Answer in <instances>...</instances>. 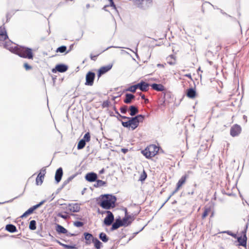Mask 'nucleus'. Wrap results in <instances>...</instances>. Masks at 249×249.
Wrapping results in <instances>:
<instances>
[{"label":"nucleus","mask_w":249,"mask_h":249,"mask_svg":"<svg viewBox=\"0 0 249 249\" xmlns=\"http://www.w3.org/2000/svg\"><path fill=\"white\" fill-rule=\"evenodd\" d=\"M115 112L117 114L118 120L121 122L122 125L132 130L136 129L140 122H142L144 119V116L142 115H138L134 117H128L121 115L116 110Z\"/></svg>","instance_id":"nucleus-1"},{"label":"nucleus","mask_w":249,"mask_h":249,"mask_svg":"<svg viewBox=\"0 0 249 249\" xmlns=\"http://www.w3.org/2000/svg\"><path fill=\"white\" fill-rule=\"evenodd\" d=\"M6 46L10 49V51L18 54L21 57L28 59H33V58L32 50L30 48L21 46L8 47L7 44Z\"/></svg>","instance_id":"nucleus-2"},{"label":"nucleus","mask_w":249,"mask_h":249,"mask_svg":"<svg viewBox=\"0 0 249 249\" xmlns=\"http://www.w3.org/2000/svg\"><path fill=\"white\" fill-rule=\"evenodd\" d=\"M159 147L156 145L151 144L148 146L144 150L142 151V153L147 159L154 157L157 154Z\"/></svg>","instance_id":"nucleus-3"},{"label":"nucleus","mask_w":249,"mask_h":249,"mask_svg":"<svg viewBox=\"0 0 249 249\" xmlns=\"http://www.w3.org/2000/svg\"><path fill=\"white\" fill-rule=\"evenodd\" d=\"M116 196L110 194L101 195L96 199L97 202H116Z\"/></svg>","instance_id":"nucleus-4"},{"label":"nucleus","mask_w":249,"mask_h":249,"mask_svg":"<svg viewBox=\"0 0 249 249\" xmlns=\"http://www.w3.org/2000/svg\"><path fill=\"white\" fill-rule=\"evenodd\" d=\"M80 209V208L78 203H69L65 213L66 214H69L71 213L78 212Z\"/></svg>","instance_id":"nucleus-5"},{"label":"nucleus","mask_w":249,"mask_h":249,"mask_svg":"<svg viewBox=\"0 0 249 249\" xmlns=\"http://www.w3.org/2000/svg\"><path fill=\"white\" fill-rule=\"evenodd\" d=\"M107 216L105 218L104 222L106 226H110L114 220V215L110 211H107Z\"/></svg>","instance_id":"nucleus-6"},{"label":"nucleus","mask_w":249,"mask_h":249,"mask_svg":"<svg viewBox=\"0 0 249 249\" xmlns=\"http://www.w3.org/2000/svg\"><path fill=\"white\" fill-rule=\"evenodd\" d=\"M95 78V73L93 72H89L86 75V85L92 86Z\"/></svg>","instance_id":"nucleus-7"},{"label":"nucleus","mask_w":249,"mask_h":249,"mask_svg":"<svg viewBox=\"0 0 249 249\" xmlns=\"http://www.w3.org/2000/svg\"><path fill=\"white\" fill-rule=\"evenodd\" d=\"M241 131V127L238 124H235L231 128L230 134L232 137H235L240 133Z\"/></svg>","instance_id":"nucleus-8"},{"label":"nucleus","mask_w":249,"mask_h":249,"mask_svg":"<svg viewBox=\"0 0 249 249\" xmlns=\"http://www.w3.org/2000/svg\"><path fill=\"white\" fill-rule=\"evenodd\" d=\"M42 204L43 203H38L37 204L30 208L21 216V217H26L28 215L32 214L36 209L40 207Z\"/></svg>","instance_id":"nucleus-9"},{"label":"nucleus","mask_w":249,"mask_h":249,"mask_svg":"<svg viewBox=\"0 0 249 249\" xmlns=\"http://www.w3.org/2000/svg\"><path fill=\"white\" fill-rule=\"evenodd\" d=\"M68 67L67 65L64 64L57 65L55 69H53L52 72H55L58 71L60 72H64L67 71Z\"/></svg>","instance_id":"nucleus-10"},{"label":"nucleus","mask_w":249,"mask_h":249,"mask_svg":"<svg viewBox=\"0 0 249 249\" xmlns=\"http://www.w3.org/2000/svg\"><path fill=\"white\" fill-rule=\"evenodd\" d=\"M85 178L88 181L93 182L97 179V175L94 173H89L86 175Z\"/></svg>","instance_id":"nucleus-11"},{"label":"nucleus","mask_w":249,"mask_h":249,"mask_svg":"<svg viewBox=\"0 0 249 249\" xmlns=\"http://www.w3.org/2000/svg\"><path fill=\"white\" fill-rule=\"evenodd\" d=\"M112 67V64H109L106 66L102 67L98 71V76H100L101 75L107 72L111 69Z\"/></svg>","instance_id":"nucleus-12"},{"label":"nucleus","mask_w":249,"mask_h":249,"mask_svg":"<svg viewBox=\"0 0 249 249\" xmlns=\"http://www.w3.org/2000/svg\"><path fill=\"white\" fill-rule=\"evenodd\" d=\"M63 175V170L62 168L60 167L55 172V180L57 183H58L60 181Z\"/></svg>","instance_id":"nucleus-13"},{"label":"nucleus","mask_w":249,"mask_h":249,"mask_svg":"<svg viewBox=\"0 0 249 249\" xmlns=\"http://www.w3.org/2000/svg\"><path fill=\"white\" fill-rule=\"evenodd\" d=\"M187 178L188 176L187 175H185L180 178L177 184V188L176 191L178 190L185 183Z\"/></svg>","instance_id":"nucleus-14"},{"label":"nucleus","mask_w":249,"mask_h":249,"mask_svg":"<svg viewBox=\"0 0 249 249\" xmlns=\"http://www.w3.org/2000/svg\"><path fill=\"white\" fill-rule=\"evenodd\" d=\"M152 0H143L140 8L145 9L152 5Z\"/></svg>","instance_id":"nucleus-15"},{"label":"nucleus","mask_w":249,"mask_h":249,"mask_svg":"<svg viewBox=\"0 0 249 249\" xmlns=\"http://www.w3.org/2000/svg\"><path fill=\"white\" fill-rule=\"evenodd\" d=\"M243 236L238 237L237 240L239 244L242 246H246L247 244V237L246 231H243Z\"/></svg>","instance_id":"nucleus-16"},{"label":"nucleus","mask_w":249,"mask_h":249,"mask_svg":"<svg viewBox=\"0 0 249 249\" xmlns=\"http://www.w3.org/2000/svg\"><path fill=\"white\" fill-rule=\"evenodd\" d=\"M84 235L85 237V239L86 240L87 244H90L91 243V242H93V239H95L93 235L89 233L85 232L84 233Z\"/></svg>","instance_id":"nucleus-17"},{"label":"nucleus","mask_w":249,"mask_h":249,"mask_svg":"<svg viewBox=\"0 0 249 249\" xmlns=\"http://www.w3.org/2000/svg\"><path fill=\"white\" fill-rule=\"evenodd\" d=\"M122 221L121 219H117L115 220V222L112 224L111 228L112 231L116 230L119 227L123 226Z\"/></svg>","instance_id":"nucleus-18"},{"label":"nucleus","mask_w":249,"mask_h":249,"mask_svg":"<svg viewBox=\"0 0 249 249\" xmlns=\"http://www.w3.org/2000/svg\"><path fill=\"white\" fill-rule=\"evenodd\" d=\"M8 38L6 31L4 27L0 28V40H4Z\"/></svg>","instance_id":"nucleus-19"},{"label":"nucleus","mask_w":249,"mask_h":249,"mask_svg":"<svg viewBox=\"0 0 249 249\" xmlns=\"http://www.w3.org/2000/svg\"><path fill=\"white\" fill-rule=\"evenodd\" d=\"M152 89L156 91H162L164 90V86L161 84H153L151 85Z\"/></svg>","instance_id":"nucleus-20"},{"label":"nucleus","mask_w":249,"mask_h":249,"mask_svg":"<svg viewBox=\"0 0 249 249\" xmlns=\"http://www.w3.org/2000/svg\"><path fill=\"white\" fill-rule=\"evenodd\" d=\"M167 62L170 65H175L176 63V57L174 55L171 54L167 57Z\"/></svg>","instance_id":"nucleus-21"},{"label":"nucleus","mask_w":249,"mask_h":249,"mask_svg":"<svg viewBox=\"0 0 249 249\" xmlns=\"http://www.w3.org/2000/svg\"><path fill=\"white\" fill-rule=\"evenodd\" d=\"M125 98L124 101L125 104H130L132 102V100L135 98V96L132 94L126 93L125 94Z\"/></svg>","instance_id":"nucleus-22"},{"label":"nucleus","mask_w":249,"mask_h":249,"mask_svg":"<svg viewBox=\"0 0 249 249\" xmlns=\"http://www.w3.org/2000/svg\"><path fill=\"white\" fill-rule=\"evenodd\" d=\"M57 242L61 246H62L65 249H77L76 245L74 244H71V245H66L62 243L61 242L59 241H57Z\"/></svg>","instance_id":"nucleus-23"},{"label":"nucleus","mask_w":249,"mask_h":249,"mask_svg":"<svg viewBox=\"0 0 249 249\" xmlns=\"http://www.w3.org/2000/svg\"><path fill=\"white\" fill-rule=\"evenodd\" d=\"M131 218L130 216H125L122 220V224L124 226H128L131 223Z\"/></svg>","instance_id":"nucleus-24"},{"label":"nucleus","mask_w":249,"mask_h":249,"mask_svg":"<svg viewBox=\"0 0 249 249\" xmlns=\"http://www.w3.org/2000/svg\"><path fill=\"white\" fill-rule=\"evenodd\" d=\"M187 95L190 98H194L196 97V92L194 89L192 88L189 89L187 90Z\"/></svg>","instance_id":"nucleus-25"},{"label":"nucleus","mask_w":249,"mask_h":249,"mask_svg":"<svg viewBox=\"0 0 249 249\" xmlns=\"http://www.w3.org/2000/svg\"><path fill=\"white\" fill-rule=\"evenodd\" d=\"M5 229L10 232H15L17 231L16 227L12 224L7 225Z\"/></svg>","instance_id":"nucleus-26"},{"label":"nucleus","mask_w":249,"mask_h":249,"mask_svg":"<svg viewBox=\"0 0 249 249\" xmlns=\"http://www.w3.org/2000/svg\"><path fill=\"white\" fill-rule=\"evenodd\" d=\"M129 110H130V115L132 116H135L139 112V110H138V108L134 106H130L129 107Z\"/></svg>","instance_id":"nucleus-27"},{"label":"nucleus","mask_w":249,"mask_h":249,"mask_svg":"<svg viewBox=\"0 0 249 249\" xmlns=\"http://www.w3.org/2000/svg\"><path fill=\"white\" fill-rule=\"evenodd\" d=\"M149 84L144 82H141L140 90L142 91H146L148 90Z\"/></svg>","instance_id":"nucleus-28"},{"label":"nucleus","mask_w":249,"mask_h":249,"mask_svg":"<svg viewBox=\"0 0 249 249\" xmlns=\"http://www.w3.org/2000/svg\"><path fill=\"white\" fill-rule=\"evenodd\" d=\"M100 206L104 209H109L115 206V203H100Z\"/></svg>","instance_id":"nucleus-29"},{"label":"nucleus","mask_w":249,"mask_h":249,"mask_svg":"<svg viewBox=\"0 0 249 249\" xmlns=\"http://www.w3.org/2000/svg\"><path fill=\"white\" fill-rule=\"evenodd\" d=\"M92 242L96 249H101L102 244L97 238H95Z\"/></svg>","instance_id":"nucleus-30"},{"label":"nucleus","mask_w":249,"mask_h":249,"mask_svg":"<svg viewBox=\"0 0 249 249\" xmlns=\"http://www.w3.org/2000/svg\"><path fill=\"white\" fill-rule=\"evenodd\" d=\"M212 212V208L209 207H205L204 209V212L202 215V219H204L208 215Z\"/></svg>","instance_id":"nucleus-31"},{"label":"nucleus","mask_w":249,"mask_h":249,"mask_svg":"<svg viewBox=\"0 0 249 249\" xmlns=\"http://www.w3.org/2000/svg\"><path fill=\"white\" fill-rule=\"evenodd\" d=\"M56 230L59 233H66L67 232V230L60 225H57Z\"/></svg>","instance_id":"nucleus-32"},{"label":"nucleus","mask_w":249,"mask_h":249,"mask_svg":"<svg viewBox=\"0 0 249 249\" xmlns=\"http://www.w3.org/2000/svg\"><path fill=\"white\" fill-rule=\"evenodd\" d=\"M44 176L38 175V176L36 178V184L37 185H40L42 184L43 179H44Z\"/></svg>","instance_id":"nucleus-33"},{"label":"nucleus","mask_w":249,"mask_h":249,"mask_svg":"<svg viewBox=\"0 0 249 249\" xmlns=\"http://www.w3.org/2000/svg\"><path fill=\"white\" fill-rule=\"evenodd\" d=\"M100 239L104 242H107L108 240V238L107 237L106 233L101 232L99 235Z\"/></svg>","instance_id":"nucleus-34"},{"label":"nucleus","mask_w":249,"mask_h":249,"mask_svg":"<svg viewBox=\"0 0 249 249\" xmlns=\"http://www.w3.org/2000/svg\"><path fill=\"white\" fill-rule=\"evenodd\" d=\"M85 145L86 142L85 141L81 140L78 143L77 149L78 150L82 149L85 146Z\"/></svg>","instance_id":"nucleus-35"},{"label":"nucleus","mask_w":249,"mask_h":249,"mask_svg":"<svg viewBox=\"0 0 249 249\" xmlns=\"http://www.w3.org/2000/svg\"><path fill=\"white\" fill-rule=\"evenodd\" d=\"M106 184V182L101 180H97L96 182L94 184V186L95 187H99L103 186Z\"/></svg>","instance_id":"nucleus-36"},{"label":"nucleus","mask_w":249,"mask_h":249,"mask_svg":"<svg viewBox=\"0 0 249 249\" xmlns=\"http://www.w3.org/2000/svg\"><path fill=\"white\" fill-rule=\"evenodd\" d=\"M29 229L31 230L36 229V221L34 220H31L29 224Z\"/></svg>","instance_id":"nucleus-37"},{"label":"nucleus","mask_w":249,"mask_h":249,"mask_svg":"<svg viewBox=\"0 0 249 249\" xmlns=\"http://www.w3.org/2000/svg\"><path fill=\"white\" fill-rule=\"evenodd\" d=\"M82 140L85 141V142H89L90 140V136L89 133L87 132L86 133Z\"/></svg>","instance_id":"nucleus-38"},{"label":"nucleus","mask_w":249,"mask_h":249,"mask_svg":"<svg viewBox=\"0 0 249 249\" xmlns=\"http://www.w3.org/2000/svg\"><path fill=\"white\" fill-rule=\"evenodd\" d=\"M147 177V174L145 172L144 170L143 171L142 173L140 176V177L139 178V180L141 181H144Z\"/></svg>","instance_id":"nucleus-39"},{"label":"nucleus","mask_w":249,"mask_h":249,"mask_svg":"<svg viewBox=\"0 0 249 249\" xmlns=\"http://www.w3.org/2000/svg\"><path fill=\"white\" fill-rule=\"evenodd\" d=\"M67 47L65 46H62L58 47L56 50V52L64 53L66 51Z\"/></svg>","instance_id":"nucleus-40"},{"label":"nucleus","mask_w":249,"mask_h":249,"mask_svg":"<svg viewBox=\"0 0 249 249\" xmlns=\"http://www.w3.org/2000/svg\"><path fill=\"white\" fill-rule=\"evenodd\" d=\"M8 45V47H14V46H17L18 45H16L15 44H13L12 42H11L10 41L8 42H6L4 44V47L6 48L7 49L9 50L10 51V49L8 48L6 46V45Z\"/></svg>","instance_id":"nucleus-41"},{"label":"nucleus","mask_w":249,"mask_h":249,"mask_svg":"<svg viewBox=\"0 0 249 249\" xmlns=\"http://www.w3.org/2000/svg\"><path fill=\"white\" fill-rule=\"evenodd\" d=\"M120 111L122 113L125 114L127 111V107L126 106H124L120 108Z\"/></svg>","instance_id":"nucleus-42"},{"label":"nucleus","mask_w":249,"mask_h":249,"mask_svg":"<svg viewBox=\"0 0 249 249\" xmlns=\"http://www.w3.org/2000/svg\"><path fill=\"white\" fill-rule=\"evenodd\" d=\"M213 6L212 4H211L210 2H204L202 5V7H201V10H202V12L204 13V7L205 6Z\"/></svg>","instance_id":"nucleus-43"},{"label":"nucleus","mask_w":249,"mask_h":249,"mask_svg":"<svg viewBox=\"0 0 249 249\" xmlns=\"http://www.w3.org/2000/svg\"><path fill=\"white\" fill-rule=\"evenodd\" d=\"M136 88L134 86H131L126 89V91H129L132 92H135L136 91Z\"/></svg>","instance_id":"nucleus-44"},{"label":"nucleus","mask_w":249,"mask_h":249,"mask_svg":"<svg viewBox=\"0 0 249 249\" xmlns=\"http://www.w3.org/2000/svg\"><path fill=\"white\" fill-rule=\"evenodd\" d=\"M57 216L58 217H60L64 219H67L68 217V216L67 214H63L62 213H58L57 214Z\"/></svg>","instance_id":"nucleus-45"},{"label":"nucleus","mask_w":249,"mask_h":249,"mask_svg":"<svg viewBox=\"0 0 249 249\" xmlns=\"http://www.w3.org/2000/svg\"><path fill=\"white\" fill-rule=\"evenodd\" d=\"M74 225L77 227H80L83 226V223L80 221H76L74 222Z\"/></svg>","instance_id":"nucleus-46"},{"label":"nucleus","mask_w":249,"mask_h":249,"mask_svg":"<svg viewBox=\"0 0 249 249\" xmlns=\"http://www.w3.org/2000/svg\"><path fill=\"white\" fill-rule=\"evenodd\" d=\"M46 169L45 167H43L42 168L41 170H40V173H39V175H42L43 176H44L45 174H46Z\"/></svg>","instance_id":"nucleus-47"},{"label":"nucleus","mask_w":249,"mask_h":249,"mask_svg":"<svg viewBox=\"0 0 249 249\" xmlns=\"http://www.w3.org/2000/svg\"><path fill=\"white\" fill-rule=\"evenodd\" d=\"M24 67L27 71H29L32 69V67L26 63L24 64Z\"/></svg>","instance_id":"nucleus-48"},{"label":"nucleus","mask_w":249,"mask_h":249,"mask_svg":"<svg viewBox=\"0 0 249 249\" xmlns=\"http://www.w3.org/2000/svg\"><path fill=\"white\" fill-rule=\"evenodd\" d=\"M53 195H52L50 198H47L45 200L41 201L40 202L43 203V202H46L47 201H51L52 200H53V199L54 198V197H53Z\"/></svg>","instance_id":"nucleus-49"},{"label":"nucleus","mask_w":249,"mask_h":249,"mask_svg":"<svg viewBox=\"0 0 249 249\" xmlns=\"http://www.w3.org/2000/svg\"><path fill=\"white\" fill-rule=\"evenodd\" d=\"M110 4L108 6H110L111 7H113L114 9H116V7L115 6V5L113 1V0H109Z\"/></svg>","instance_id":"nucleus-50"},{"label":"nucleus","mask_w":249,"mask_h":249,"mask_svg":"<svg viewBox=\"0 0 249 249\" xmlns=\"http://www.w3.org/2000/svg\"><path fill=\"white\" fill-rule=\"evenodd\" d=\"M61 205L62 206L61 207V210L62 211H63V212L65 213V211H66V208L67 207L68 205H66V206H64V205H63V204H61Z\"/></svg>","instance_id":"nucleus-51"},{"label":"nucleus","mask_w":249,"mask_h":249,"mask_svg":"<svg viewBox=\"0 0 249 249\" xmlns=\"http://www.w3.org/2000/svg\"><path fill=\"white\" fill-rule=\"evenodd\" d=\"M133 86H134V87L136 88V89H140L141 86V82Z\"/></svg>","instance_id":"nucleus-52"},{"label":"nucleus","mask_w":249,"mask_h":249,"mask_svg":"<svg viewBox=\"0 0 249 249\" xmlns=\"http://www.w3.org/2000/svg\"><path fill=\"white\" fill-rule=\"evenodd\" d=\"M140 96H141V98H142V99H143V100H145V103H146L147 102H148V99H146V98H145V96H144V95H143V94H142V93H141L140 94Z\"/></svg>","instance_id":"nucleus-53"},{"label":"nucleus","mask_w":249,"mask_h":249,"mask_svg":"<svg viewBox=\"0 0 249 249\" xmlns=\"http://www.w3.org/2000/svg\"><path fill=\"white\" fill-rule=\"evenodd\" d=\"M99 54H97V55H92V54H90V58L91 60H93L94 61H95L96 59V57Z\"/></svg>","instance_id":"nucleus-54"},{"label":"nucleus","mask_w":249,"mask_h":249,"mask_svg":"<svg viewBox=\"0 0 249 249\" xmlns=\"http://www.w3.org/2000/svg\"><path fill=\"white\" fill-rule=\"evenodd\" d=\"M128 151V150L127 148H122L121 149V151L124 154L126 153V152H127Z\"/></svg>","instance_id":"nucleus-55"},{"label":"nucleus","mask_w":249,"mask_h":249,"mask_svg":"<svg viewBox=\"0 0 249 249\" xmlns=\"http://www.w3.org/2000/svg\"><path fill=\"white\" fill-rule=\"evenodd\" d=\"M157 67H161V68H164V65L161 64H157Z\"/></svg>","instance_id":"nucleus-56"},{"label":"nucleus","mask_w":249,"mask_h":249,"mask_svg":"<svg viewBox=\"0 0 249 249\" xmlns=\"http://www.w3.org/2000/svg\"><path fill=\"white\" fill-rule=\"evenodd\" d=\"M105 172V170L104 168H103L102 170H101L100 171H99V173L102 174H103Z\"/></svg>","instance_id":"nucleus-57"},{"label":"nucleus","mask_w":249,"mask_h":249,"mask_svg":"<svg viewBox=\"0 0 249 249\" xmlns=\"http://www.w3.org/2000/svg\"><path fill=\"white\" fill-rule=\"evenodd\" d=\"M107 105H108V103H107V102H104V103H103V106H104V107H107Z\"/></svg>","instance_id":"nucleus-58"},{"label":"nucleus","mask_w":249,"mask_h":249,"mask_svg":"<svg viewBox=\"0 0 249 249\" xmlns=\"http://www.w3.org/2000/svg\"><path fill=\"white\" fill-rule=\"evenodd\" d=\"M185 76L188 77V78H191V74H187L185 75Z\"/></svg>","instance_id":"nucleus-59"},{"label":"nucleus","mask_w":249,"mask_h":249,"mask_svg":"<svg viewBox=\"0 0 249 249\" xmlns=\"http://www.w3.org/2000/svg\"><path fill=\"white\" fill-rule=\"evenodd\" d=\"M231 235L232 237L235 238L236 237V234L234 233H231Z\"/></svg>","instance_id":"nucleus-60"},{"label":"nucleus","mask_w":249,"mask_h":249,"mask_svg":"<svg viewBox=\"0 0 249 249\" xmlns=\"http://www.w3.org/2000/svg\"><path fill=\"white\" fill-rule=\"evenodd\" d=\"M111 47H112V46H110V47H107L106 49H105V50H104V51H102V52H104L105 51H106V50H107V49H108L109 48H111Z\"/></svg>","instance_id":"nucleus-61"},{"label":"nucleus","mask_w":249,"mask_h":249,"mask_svg":"<svg viewBox=\"0 0 249 249\" xmlns=\"http://www.w3.org/2000/svg\"><path fill=\"white\" fill-rule=\"evenodd\" d=\"M90 5L89 4H87L86 7L87 8H89V7Z\"/></svg>","instance_id":"nucleus-62"},{"label":"nucleus","mask_w":249,"mask_h":249,"mask_svg":"<svg viewBox=\"0 0 249 249\" xmlns=\"http://www.w3.org/2000/svg\"><path fill=\"white\" fill-rule=\"evenodd\" d=\"M228 233L229 235H231V233H230V232L228 231Z\"/></svg>","instance_id":"nucleus-63"},{"label":"nucleus","mask_w":249,"mask_h":249,"mask_svg":"<svg viewBox=\"0 0 249 249\" xmlns=\"http://www.w3.org/2000/svg\"><path fill=\"white\" fill-rule=\"evenodd\" d=\"M213 212H212V215H211V216H213Z\"/></svg>","instance_id":"nucleus-64"}]
</instances>
